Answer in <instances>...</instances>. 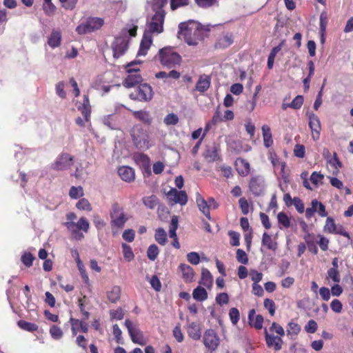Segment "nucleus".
<instances>
[{"label":"nucleus","instance_id":"nucleus-1","mask_svg":"<svg viewBox=\"0 0 353 353\" xmlns=\"http://www.w3.org/2000/svg\"><path fill=\"white\" fill-rule=\"evenodd\" d=\"M165 14L164 10L156 11L154 14L148 19L146 23L148 29L144 32L137 56H145L147 54L152 43L151 34H159L163 31Z\"/></svg>","mask_w":353,"mask_h":353},{"label":"nucleus","instance_id":"nucleus-2","mask_svg":"<svg viewBox=\"0 0 353 353\" xmlns=\"http://www.w3.org/2000/svg\"><path fill=\"white\" fill-rule=\"evenodd\" d=\"M204 30L202 26L197 21L190 20L180 23L178 34L183 38L188 46H196L203 39Z\"/></svg>","mask_w":353,"mask_h":353},{"label":"nucleus","instance_id":"nucleus-3","mask_svg":"<svg viewBox=\"0 0 353 353\" xmlns=\"http://www.w3.org/2000/svg\"><path fill=\"white\" fill-rule=\"evenodd\" d=\"M137 22V21L131 24H128L126 27L122 30L120 35L115 38L114 41L112 44L114 58H119L127 51L129 41L128 34L130 37L136 36L138 28L136 24Z\"/></svg>","mask_w":353,"mask_h":353},{"label":"nucleus","instance_id":"nucleus-4","mask_svg":"<svg viewBox=\"0 0 353 353\" xmlns=\"http://www.w3.org/2000/svg\"><path fill=\"white\" fill-rule=\"evenodd\" d=\"M158 56L160 63L168 68H174L181 61V56L170 46L160 49Z\"/></svg>","mask_w":353,"mask_h":353},{"label":"nucleus","instance_id":"nucleus-5","mask_svg":"<svg viewBox=\"0 0 353 353\" xmlns=\"http://www.w3.org/2000/svg\"><path fill=\"white\" fill-rule=\"evenodd\" d=\"M130 134L136 148L140 150H148L150 148L149 134L141 125H134L131 130Z\"/></svg>","mask_w":353,"mask_h":353},{"label":"nucleus","instance_id":"nucleus-6","mask_svg":"<svg viewBox=\"0 0 353 353\" xmlns=\"http://www.w3.org/2000/svg\"><path fill=\"white\" fill-rule=\"evenodd\" d=\"M64 225L70 232L72 238L77 241H81L84 238V235L81 232V230L86 233L90 228V223L85 217L80 218L77 223L65 222Z\"/></svg>","mask_w":353,"mask_h":353},{"label":"nucleus","instance_id":"nucleus-7","mask_svg":"<svg viewBox=\"0 0 353 353\" xmlns=\"http://www.w3.org/2000/svg\"><path fill=\"white\" fill-rule=\"evenodd\" d=\"M110 216L111 219L110 225L112 230L123 228L128 219L123 208L117 203L112 205Z\"/></svg>","mask_w":353,"mask_h":353},{"label":"nucleus","instance_id":"nucleus-8","mask_svg":"<svg viewBox=\"0 0 353 353\" xmlns=\"http://www.w3.org/2000/svg\"><path fill=\"white\" fill-rule=\"evenodd\" d=\"M141 63V62L140 61H134L126 65V70L128 75L123 82V86L125 88H132L142 81V77L139 73V69L137 68H132V66L140 64Z\"/></svg>","mask_w":353,"mask_h":353},{"label":"nucleus","instance_id":"nucleus-9","mask_svg":"<svg viewBox=\"0 0 353 353\" xmlns=\"http://www.w3.org/2000/svg\"><path fill=\"white\" fill-rule=\"evenodd\" d=\"M130 97L133 100L150 101L153 97L152 88L148 83L140 84L135 93H131Z\"/></svg>","mask_w":353,"mask_h":353},{"label":"nucleus","instance_id":"nucleus-10","mask_svg":"<svg viewBox=\"0 0 353 353\" xmlns=\"http://www.w3.org/2000/svg\"><path fill=\"white\" fill-rule=\"evenodd\" d=\"M166 197L171 205L180 204L185 205L188 202V195L185 191L171 188L166 193Z\"/></svg>","mask_w":353,"mask_h":353},{"label":"nucleus","instance_id":"nucleus-11","mask_svg":"<svg viewBox=\"0 0 353 353\" xmlns=\"http://www.w3.org/2000/svg\"><path fill=\"white\" fill-rule=\"evenodd\" d=\"M125 326L128 329L129 335L131 338L132 341L134 343L139 344L141 345H144V339L142 332L138 328L137 325H133L132 322L126 319L125 321Z\"/></svg>","mask_w":353,"mask_h":353},{"label":"nucleus","instance_id":"nucleus-12","mask_svg":"<svg viewBox=\"0 0 353 353\" xmlns=\"http://www.w3.org/2000/svg\"><path fill=\"white\" fill-rule=\"evenodd\" d=\"M74 158L68 153L61 154L52 164V168L56 170H65L73 164Z\"/></svg>","mask_w":353,"mask_h":353},{"label":"nucleus","instance_id":"nucleus-13","mask_svg":"<svg viewBox=\"0 0 353 353\" xmlns=\"http://www.w3.org/2000/svg\"><path fill=\"white\" fill-rule=\"evenodd\" d=\"M220 340L214 330H207L203 334V343L211 352L214 351L219 345Z\"/></svg>","mask_w":353,"mask_h":353},{"label":"nucleus","instance_id":"nucleus-14","mask_svg":"<svg viewBox=\"0 0 353 353\" xmlns=\"http://www.w3.org/2000/svg\"><path fill=\"white\" fill-rule=\"evenodd\" d=\"M309 118V127L312 132V137L314 140H318L321 130V122L319 117L312 112L307 113Z\"/></svg>","mask_w":353,"mask_h":353},{"label":"nucleus","instance_id":"nucleus-15","mask_svg":"<svg viewBox=\"0 0 353 353\" xmlns=\"http://www.w3.org/2000/svg\"><path fill=\"white\" fill-rule=\"evenodd\" d=\"M250 191L255 196L262 194L265 190L264 181L260 176H254L250 179L249 183Z\"/></svg>","mask_w":353,"mask_h":353},{"label":"nucleus","instance_id":"nucleus-16","mask_svg":"<svg viewBox=\"0 0 353 353\" xmlns=\"http://www.w3.org/2000/svg\"><path fill=\"white\" fill-rule=\"evenodd\" d=\"M265 337L268 347H273L276 351H279L282 347L283 340L281 336H276L272 334H270L266 329H265Z\"/></svg>","mask_w":353,"mask_h":353},{"label":"nucleus","instance_id":"nucleus-17","mask_svg":"<svg viewBox=\"0 0 353 353\" xmlns=\"http://www.w3.org/2000/svg\"><path fill=\"white\" fill-rule=\"evenodd\" d=\"M118 174L121 179L126 182H132L135 178L134 170L129 166L119 167Z\"/></svg>","mask_w":353,"mask_h":353},{"label":"nucleus","instance_id":"nucleus-18","mask_svg":"<svg viewBox=\"0 0 353 353\" xmlns=\"http://www.w3.org/2000/svg\"><path fill=\"white\" fill-rule=\"evenodd\" d=\"M203 157L208 162H214L219 160V155L218 147L214 144L207 146L203 154Z\"/></svg>","mask_w":353,"mask_h":353},{"label":"nucleus","instance_id":"nucleus-19","mask_svg":"<svg viewBox=\"0 0 353 353\" xmlns=\"http://www.w3.org/2000/svg\"><path fill=\"white\" fill-rule=\"evenodd\" d=\"M248 320L250 324L257 330L263 327V317L261 314L255 316V310H250L248 313Z\"/></svg>","mask_w":353,"mask_h":353},{"label":"nucleus","instance_id":"nucleus-20","mask_svg":"<svg viewBox=\"0 0 353 353\" xmlns=\"http://www.w3.org/2000/svg\"><path fill=\"white\" fill-rule=\"evenodd\" d=\"M303 239L306 243L308 250L310 252L316 254L319 251L316 246V243H318V242L316 241L314 234L307 232Z\"/></svg>","mask_w":353,"mask_h":353},{"label":"nucleus","instance_id":"nucleus-21","mask_svg":"<svg viewBox=\"0 0 353 353\" xmlns=\"http://www.w3.org/2000/svg\"><path fill=\"white\" fill-rule=\"evenodd\" d=\"M197 206L199 210L209 219H211L210 213V204L208 203L203 197H202L199 194H197L196 199Z\"/></svg>","mask_w":353,"mask_h":353},{"label":"nucleus","instance_id":"nucleus-22","mask_svg":"<svg viewBox=\"0 0 353 353\" xmlns=\"http://www.w3.org/2000/svg\"><path fill=\"white\" fill-rule=\"evenodd\" d=\"M188 336L192 339L197 341L201 336V327L197 323L192 322L190 323L187 328Z\"/></svg>","mask_w":353,"mask_h":353},{"label":"nucleus","instance_id":"nucleus-23","mask_svg":"<svg viewBox=\"0 0 353 353\" xmlns=\"http://www.w3.org/2000/svg\"><path fill=\"white\" fill-rule=\"evenodd\" d=\"M211 79L209 76L203 74L201 75L196 84V90L200 92H204L210 86Z\"/></svg>","mask_w":353,"mask_h":353},{"label":"nucleus","instance_id":"nucleus-24","mask_svg":"<svg viewBox=\"0 0 353 353\" xmlns=\"http://www.w3.org/2000/svg\"><path fill=\"white\" fill-rule=\"evenodd\" d=\"M61 41V32L59 30H53L48 37V43L52 48H57Z\"/></svg>","mask_w":353,"mask_h":353},{"label":"nucleus","instance_id":"nucleus-25","mask_svg":"<svg viewBox=\"0 0 353 353\" xmlns=\"http://www.w3.org/2000/svg\"><path fill=\"white\" fill-rule=\"evenodd\" d=\"M235 165L236 170L240 175L245 176L249 174L250 163L247 161L243 159H237Z\"/></svg>","mask_w":353,"mask_h":353},{"label":"nucleus","instance_id":"nucleus-26","mask_svg":"<svg viewBox=\"0 0 353 353\" xmlns=\"http://www.w3.org/2000/svg\"><path fill=\"white\" fill-rule=\"evenodd\" d=\"M179 269L185 282H192L194 276L193 268L186 264H181Z\"/></svg>","mask_w":353,"mask_h":353},{"label":"nucleus","instance_id":"nucleus-27","mask_svg":"<svg viewBox=\"0 0 353 353\" xmlns=\"http://www.w3.org/2000/svg\"><path fill=\"white\" fill-rule=\"evenodd\" d=\"M201 285L208 288H210L213 283V278L210 271L206 268H203L201 271V279L199 282Z\"/></svg>","mask_w":353,"mask_h":353},{"label":"nucleus","instance_id":"nucleus-28","mask_svg":"<svg viewBox=\"0 0 353 353\" xmlns=\"http://www.w3.org/2000/svg\"><path fill=\"white\" fill-rule=\"evenodd\" d=\"M70 323L72 325V330L74 334H77L76 331L79 328L84 333H86L88 330V324L83 321L71 318Z\"/></svg>","mask_w":353,"mask_h":353},{"label":"nucleus","instance_id":"nucleus-29","mask_svg":"<svg viewBox=\"0 0 353 353\" xmlns=\"http://www.w3.org/2000/svg\"><path fill=\"white\" fill-rule=\"evenodd\" d=\"M261 130L264 145L266 148H270L273 143L270 128L268 125H263L261 128Z\"/></svg>","mask_w":353,"mask_h":353},{"label":"nucleus","instance_id":"nucleus-30","mask_svg":"<svg viewBox=\"0 0 353 353\" xmlns=\"http://www.w3.org/2000/svg\"><path fill=\"white\" fill-rule=\"evenodd\" d=\"M78 109L81 112L85 121H88L90 115V104L88 95H84L83 101L81 105Z\"/></svg>","mask_w":353,"mask_h":353},{"label":"nucleus","instance_id":"nucleus-31","mask_svg":"<svg viewBox=\"0 0 353 353\" xmlns=\"http://www.w3.org/2000/svg\"><path fill=\"white\" fill-rule=\"evenodd\" d=\"M134 117L139 119V121L147 123L150 124L152 121V118L151 117L150 112L145 110H139L133 112Z\"/></svg>","mask_w":353,"mask_h":353},{"label":"nucleus","instance_id":"nucleus-32","mask_svg":"<svg viewBox=\"0 0 353 353\" xmlns=\"http://www.w3.org/2000/svg\"><path fill=\"white\" fill-rule=\"evenodd\" d=\"M261 243H262V245L265 246L268 250L274 251L277 248L276 242L273 241L271 236L269 235L267 232H264L263 234Z\"/></svg>","mask_w":353,"mask_h":353},{"label":"nucleus","instance_id":"nucleus-33","mask_svg":"<svg viewBox=\"0 0 353 353\" xmlns=\"http://www.w3.org/2000/svg\"><path fill=\"white\" fill-rule=\"evenodd\" d=\"M193 299L197 301H203L208 298V293L205 288L198 286L192 292Z\"/></svg>","mask_w":353,"mask_h":353},{"label":"nucleus","instance_id":"nucleus-34","mask_svg":"<svg viewBox=\"0 0 353 353\" xmlns=\"http://www.w3.org/2000/svg\"><path fill=\"white\" fill-rule=\"evenodd\" d=\"M154 239L158 243L164 245L167 243V234L165 230L162 228H157L155 231Z\"/></svg>","mask_w":353,"mask_h":353},{"label":"nucleus","instance_id":"nucleus-35","mask_svg":"<svg viewBox=\"0 0 353 353\" xmlns=\"http://www.w3.org/2000/svg\"><path fill=\"white\" fill-rule=\"evenodd\" d=\"M102 123L111 130L117 129V123L113 114H108L102 118Z\"/></svg>","mask_w":353,"mask_h":353},{"label":"nucleus","instance_id":"nucleus-36","mask_svg":"<svg viewBox=\"0 0 353 353\" xmlns=\"http://www.w3.org/2000/svg\"><path fill=\"white\" fill-rule=\"evenodd\" d=\"M121 295V289L119 286H114L110 291L107 292V297L112 303H116Z\"/></svg>","mask_w":353,"mask_h":353},{"label":"nucleus","instance_id":"nucleus-37","mask_svg":"<svg viewBox=\"0 0 353 353\" xmlns=\"http://www.w3.org/2000/svg\"><path fill=\"white\" fill-rule=\"evenodd\" d=\"M300 331L301 327L298 323L291 321L288 324L287 334L291 339L297 336Z\"/></svg>","mask_w":353,"mask_h":353},{"label":"nucleus","instance_id":"nucleus-38","mask_svg":"<svg viewBox=\"0 0 353 353\" xmlns=\"http://www.w3.org/2000/svg\"><path fill=\"white\" fill-rule=\"evenodd\" d=\"M143 204L150 209H154L159 203V199L155 195L144 196L142 199Z\"/></svg>","mask_w":353,"mask_h":353},{"label":"nucleus","instance_id":"nucleus-39","mask_svg":"<svg viewBox=\"0 0 353 353\" xmlns=\"http://www.w3.org/2000/svg\"><path fill=\"white\" fill-rule=\"evenodd\" d=\"M18 326L23 330L28 332H34L38 330V325L35 323L28 322L23 320H20L17 322Z\"/></svg>","mask_w":353,"mask_h":353},{"label":"nucleus","instance_id":"nucleus-40","mask_svg":"<svg viewBox=\"0 0 353 353\" xmlns=\"http://www.w3.org/2000/svg\"><path fill=\"white\" fill-rule=\"evenodd\" d=\"M233 43L232 37L230 35H225L218 40L216 43V48H225L230 46Z\"/></svg>","mask_w":353,"mask_h":353},{"label":"nucleus","instance_id":"nucleus-41","mask_svg":"<svg viewBox=\"0 0 353 353\" xmlns=\"http://www.w3.org/2000/svg\"><path fill=\"white\" fill-rule=\"evenodd\" d=\"M277 219L279 223L281 225L280 228H288L290 226V220L285 212H279L277 215Z\"/></svg>","mask_w":353,"mask_h":353},{"label":"nucleus","instance_id":"nucleus-42","mask_svg":"<svg viewBox=\"0 0 353 353\" xmlns=\"http://www.w3.org/2000/svg\"><path fill=\"white\" fill-rule=\"evenodd\" d=\"M88 21V26H90L92 32L95 30L99 29L103 24V20L99 17L89 18Z\"/></svg>","mask_w":353,"mask_h":353},{"label":"nucleus","instance_id":"nucleus-43","mask_svg":"<svg viewBox=\"0 0 353 353\" xmlns=\"http://www.w3.org/2000/svg\"><path fill=\"white\" fill-rule=\"evenodd\" d=\"M327 280L331 279L333 282L339 283L341 281V276L339 270L328 269L327 272Z\"/></svg>","mask_w":353,"mask_h":353},{"label":"nucleus","instance_id":"nucleus-44","mask_svg":"<svg viewBox=\"0 0 353 353\" xmlns=\"http://www.w3.org/2000/svg\"><path fill=\"white\" fill-rule=\"evenodd\" d=\"M159 253V248L155 244L150 245L147 250V256L151 261H154Z\"/></svg>","mask_w":353,"mask_h":353},{"label":"nucleus","instance_id":"nucleus-45","mask_svg":"<svg viewBox=\"0 0 353 353\" xmlns=\"http://www.w3.org/2000/svg\"><path fill=\"white\" fill-rule=\"evenodd\" d=\"M196 3L202 8L219 6V0H194Z\"/></svg>","mask_w":353,"mask_h":353},{"label":"nucleus","instance_id":"nucleus-46","mask_svg":"<svg viewBox=\"0 0 353 353\" xmlns=\"http://www.w3.org/2000/svg\"><path fill=\"white\" fill-rule=\"evenodd\" d=\"M50 334L52 338L54 340H59L62 338L63 332L61 327L56 325H53L50 328Z\"/></svg>","mask_w":353,"mask_h":353},{"label":"nucleus","instance_id":"nucleus-47","mask_svg":"<svg viewBox=\"0 0 353 353\" xmlns=\"http://www.w3.org/2000/svg\"><path fill=\"white\" fill-rule=\"evenodd\" d=\"M121 246L123 248V254L124 259L128 261H131L134 257V254L132 252L131 247L126 243H122Z\"/></svg>","mask_w":353,"mask_h":353},{"label":"nucleus","instance_id":"nucleus-48","mask_svg":"<svg viewBox=\"0 0 353 353\" xmlns=\"http://www.w3.org/2000/svg\"><path fill=\"white\" fill-rule=\"evenodd\" d=\"M336 224L334 223L333 218L329 216L327 218L325 224L323 227V231L330 234L334 233Z\"/></svg>","mask_w":353,"mask_h":353},{"label":"nucleus","instance_id":"nucleus-49","mask_svg":"<svg viewBox=\"0 0 353 353\" xmlns=\"http://www.w3.org/2000/svg\"><path fill=\"white\" fill-rule=\"evenodd\" d=\"M163 122L166 125H175L179 122V117L174 113H170L165 117Z\"/></svg>","mask_w":353,"mask_h":353},{"label":"nucleus","instance_id":"nucleus-50","mask_svg":"<svg viewBox=\"0 0 353 353\" xmlns=\"http://www.w3.org/2000/svg\"><path fill=\"white\" fill-rule=\"evenodd\" d=\"M34 259V256L30 252H24L21 258V262L28 268L32 265Z\"/></svg>","mask_w":353,"mask_h":353},{"label":"nucleus","instance_id":"nucleus-51","mask_svg":"<svg viewBox=\"0 0 353 353\" xmlns=\"http://www.w3.org/2000/svg\"><path fill=\"white\" fill-rule=\"evenodd\" d=\"M76 207L80 210L91 211L92 208L89 201L85 199H80L76 204Z\"/></svg>","mask_w":353,"mask_h":353},{"label":"nucleus","instance_id":"nucleus-52","mask_svg":"<svg viewBox=\"0 0 353 353\" xmlns=\"http://www.w3.org/2000/svg\"><path fill=\"white\" fill-rule=\"evenodd\" d=\"M76 31L80 34H84L92 32L90 28V26H88V20L85 22L79 25L76 28Z\"/></svg>","mask_w":353,"mask_h":353},{"label":"nucleus","instance_id":"nucleus-53","mask_svg":"<svg viewBox=\"0 0 353 353\" xmlns=\"http://www.w3.org/2000/svg\"><path fill=\"white\" fill-rule=\"evenodd\" d=\"M83 189L81 186L74 187L72 186L69 192V195L72 199H77L83 195Z\"/></svg>","mask_w":353,"mask_h":353},{"label":"nucleus","instance_id":"nucleus-54","mask_svg":"<svg viewBox=\"0 0 353 353\" xmlns=\"http://www.w3.org/2000/svg\"><path fill=\"white\" fill-rule=\"evenodd\" d=\"M304 101L303 97L301 95L296 96L290 103L291 108L299 110L301 108Z\"/></svg>","mask_w":353,"mask_h":353},{"label":"nucleus","instance_id":"nucleus-55","mask_svg":"<svg viewBox=\"0 0 353 353\" xmlns=\"http://www.w3.org/2000/svg\"><path fill=\"white\" fill-rule=\"evenodd\" d=\"M264 307L269 311L270 315H274L276 307L274 302L272 299H265L264 300Z\"/></svg>","mask_w":353,"mask_h":353},{"label":"nucleus","instance_id":"nucleus-56","mask_svg":"<svg viewBox=\"0 0 353 353\" xmlns=\"http://www.w3.org/2000/svg\"><path fill=\"white\" fill-rule=\"evenodd\" d=\"M188 261L192 265H198L200 262V256L197 252H191L187 254Z\"/></svg>","mask_w":353,"mask_h":353},{"label":"nucleus","instance_id":"nucleus-57","mask_svg":"<svg viewBox=\"0 0 353 353\" xmlns=\"http://www.w3.org/2000/svg\"><path fill=\"white\" fill-rule=\"evenodd\" d=\"M229 316L231 322L235 325L239 321V312L236 307H232L230 310Z\"/></svg>","mask_w":353,"mask_h":353},{"label":"nucleus","instance_id":"nucleus-58","mask_svg":"<svg viewBox=\"0 0 353 353\" xmlns=\"http://www.w3.org/2000/svg\"><path fill=\"white\" fill-rule=\"evenodd\" d=\"M236 259L239 263L243 264H247L248 262L247 254L241 249H238L236 251Z\"/></svg>","mask_w":353,"mask_h":353},{"label":"nucleus","instance_id":"nucleus-59","mask_svg":"<svg viewBox=\"0 0 353 353\" xmlns=\"http://www.w3.org/2000/svg\"><path fill=\"white\" fill-rule=\"evenodd\" d=\"M317 237L319 239L318 244L319 245L321 249L323 251H327L328 250V245L330 243L329 239L321 234H319Z\"/></svg>","mask_w":353,"mask_h":353},{"label":"nucleus","instance_id":"nucleus-60","mask_svg":"<svg viewBox=\"0 0 353 353\" xmlns=\"http://www.w3.org/2000/svg\"><path fill=\"white\" fill-rule=\"evenodd\" d=\"M229 301V297L227 293H219L216 296V302L220 305L227 304Z\"/></svg>","mask_w":353,"mask_h":353},{"label":"nucleus","instance_id":"nucleus-61","mask_svg":"<svg viewBox=\"0 0 353 353\" xmlns=\"http://www.w3.org/2000/svg\"><path fill=\"white\" fill-rule=\"evenodd\" d=\"M110 314L112 319L121 320L124 317V312L121 308H118L115 310H110Z\"/></svg>","mask_w":353,"mask_h":353},{"label":"nucleus","instance_id":"nucleus-62","mask_svg":"<svg viewBox=\"0 0 353 353\" xmlns=\"http://www.w3.org/2000/svg\"><path fill=\"white\" fill-rule=\"evenodd\" d=\"M65 83L63 81H59L56 85V93L61 99L65 98L66 93L64 91Z\"/></svg>","mask_w":353,"mask_h":353},{"label":"nucleus","instance_id":"nucleus-63","mask_svg":"<svg viewBox=\"0 0 353 353\" xmlns=\"http://www.w3.org/2000/svg\"><path fill=\"white\" fill-rule=\"evenodd\" d=\"M168 0H154L152 3L153 11L163 10V8L167 4Z\"/></svg>","mask_w":353,"mask_h":353},{"label":"nucleus","instance_id":"nucleus-64","mask_svg":"<svg viewBox=\"0 0 353 353\" xmlns=\"http://www.w3.org/2000/svg\"><path fill=\"white\" fill-rule=\"evenodd\" d=\"M317 327L318 325L316 322L314 320H310L305 326V330L307 333L313 334L316 331Z\"/></svg>","mask_w":353,"mask_h":353}]
</instances>
